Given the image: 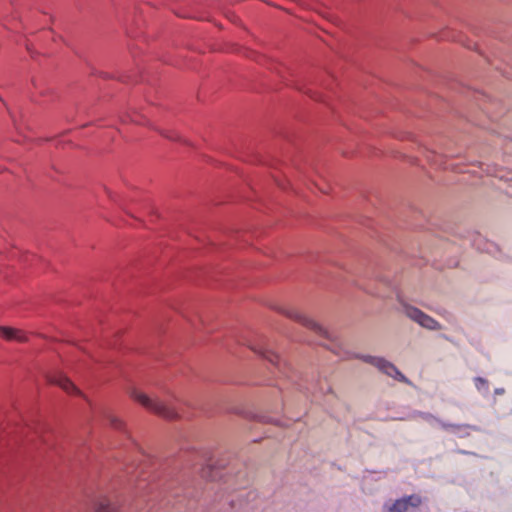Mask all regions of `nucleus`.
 Masks as SVG:
<instances>
[{
	"instance_id": "f257e3e1",
	"label": "nucleus",
	"mask_w": 512,
	"mask_h": 512,
	"mask_svg": "<svg viewBox=\"0 0 512 512\" xmlns=\"http://www.w3.org/2000/svg\"><path fill=\"white\" fill-rule=\"evenodd\" d=\"M355 357L361 359L362 361H364L366 363H369V364L375 366L382 373L394 378L395 380H397L399 382L411 384L410 380L405 375H403L393 363H391L390 361H388L382 357L371 356V355H355Z\"/></svg>"
},
{
	"instance_id": "dca6fc26",
	"label": "nucleus",
	"mask_w": 512,
	"mask_h": 512,
	"mask_svg": "<svg viewBox=\"0 0 512 512\" xmlns=\"http://www.w3.org/2000/svg\"><path fill=\"white\" fill-rule=\"evenodd\" d=\"M161 413H162V418H174L176 417L177 415L170 412L169 409L164 405V403L162 402V410H161Z\"/></svg>"
},
{
	"instance_id": "423d86ee",
	"label": "nucleus",
	"mask_w": 512,
	"mask_h": 512,
	"mask_svg": "<svg viewBox=\"0 0 512 512\" xmlns=\"http://www.w3.org/2000/svg\"><path fill=\"white\" fill-rule=\"evenodd\" d=\"M129 396L140 403L144 408L147 410L158 414L159 413V406L155 400H152L148 395L145 393L133 388L129 390Z\"/></svg>"
},
{
	"instance_id": "7ed1b4c3",
	"label": "nucleus",
	"mask_w": 512,
	"mask_h": 512,
	"mask_svg": "<svg viewBox=\"0 0 512 512\" xmlns=\"http://www.w3.org/2000/svg\"><path fill=\"white\" fill-rule=\"evenodd\" d=\"M280 313L314 331L317 335L332 340L330 333L320 324L293 309H281Z\"/></svg>"
},
{
	"instance_id": "6e6552de",
	"label": "nucleus",
	"mask_w": 512,
	"mask_h": 512,
	"mask_svg": "<svg viewBox=\"0 0 512 512\" xmlns=\"http://www.w3.org/2000/svg\"><path fill=\"white\" fill-rule=\"evenodd\" d=\"M257 354L262 356L264 359L268 360L272 365L276 366L278 369H281V358L274 351L268 348H252Z\"/></svg>"
},
{
	"instance_id": "4468645a",
	"label": "nucleus",
	"mask_w": 512,
	"mask_h": 512,
	"mask_svg": "<svg viewBox=\"0 0 512 512\" xmlns=\"http://www.w3.org/2000/svg\"><path fill=\"white\" fill-rule=\"evenodd\" d=\"M106 419H107V421L109 422V424H110L113 428H115V429L120 430V429H122V428H123V426H124L123 421H122L121 419H119L117 416H115L114 414H111V413L107 414V415H106Z\"/></svg>"
},
{
	"instance_id": "ddd939ff",
	"label": "nucleus",
	"mask_w": 512,
	"mask_h": 512,
	"mask_svg": "<svg viewBox=\"0 0 512 512\" xmlns=\"http://www.w3.org/2000/svg\"><path fill=\"white\" fill-rule=\"evenodd\" d=\"M474 383L476 389L483 395L487 396L489 393V382L483 377H475Z\"/></svg>"
},
{
	"instance_id": "f3484780",
	"label": "nucleus",
	"mask_w": 512,
	"mask_h": 512,
	"mask_svg": "<svg viewBox=\"0 0 512 512\" xmlns=\"http://www.w3.org/2000/svg\"><path fill=\"white\" fill-rule=\"evenodd\" d=\"M318 386V393L325 394L331 392V387L327 383H320Z\"/></svg>"
},
{
	"instance_id": "2eb2a0df",
	"label": "nucleus",
	"mask_w": 512,
	"mask_h": 512,
	"mask_svg": "<svg viewBox=\"0 0 512 512\" xmlns=\"http://www.w3.org/2000/svg\"><path fill=\"white\" fill-rule=\"evenodd\" d=\"M202 477L215 480L217 475L214 474V467L211 464H207L205 467L202 468Z\"/></svg>"
},
{
	"instance_id": "f03ea898",
	"label": "nucleus",
	"mask_w": 512,
	"mask_h": 512,
	"mask_svg": "<svg viewBox=\"0 0 512 512\" xmlns=\"http://www.w3.org/2000/svg\"><path fill=\"white\" fill-rule=\"evenodd\" d=\"M403 311L409 319L416 322L423 328H426V329L432 330V331L441 329V325L437 320H435L428 314L424 313L422 310L418 309L417 307H414L412 305L405 303V304H403Z\"/></svg>"
},
{
	"instance_id": "20e7f679",
	"label": "nucleus",
	"mask_w": 512,
	"mask_h": 512,
	"mask_svg": "<svg viewBox=\"0 0 512 512\" xmlns=\"http://www.w3.org/2000/svg\"><path fill=\"white\" fill-rule=\"evenodd\" d=\"M421 504V498L418 495H409L395 500L394 502H386L383 506V512H412Z\"/></svg>"
},
{
	"instance_id": "0eeeda50",
	"label": "nucleus",
	"mask_w": 512,
	"mask_h": 512,
	"mask_svg": "<svg viewBox=\"0 0 512 512\" xmlns=\"http://www.w3.org/2000/svg\"><path fill=\"white\" fill-rule=\"evenodd\" d=\"M440 427L444 430L456 434L460 438H465L470 435L468 430L479 431V428L470 424H453L449 422H440Z\"/></svg>"
},
{
	"instance_id": "1a4fd4ad",
	"label": "nucleus",
	"mask_w": 512,
	"mask_h": 512,
	"mask_svg": "<svg viewBox=\"0 0 512 512\" xmlns=\"http://www.w3.org/2000/svg\"><path fill=\"white\" fill-rule=\"evenodd\" d=\"M0 335L7 340H15L18 342H24L27 339L22 331L10 327H0Z\"/></svg>"
},
{
	"instance_id": "6ab92c4d",
	"label": "nucleus",
	"mask_w": 512,
	"mask_h": 512,
	"mask_svg": "<svg viewBox=\"0 0 512 512\" xmlns=\"http://www.w3.org/2000/svg\"><path fill=\"white\" fill-rule=\"evenodd\" d=\"M457 453L464 454V455L473 454L472 452H469V451H466V450H462V449H458Z\"/></svg>"
},
{
	"instance_id": "a211bd4d",
	"label": "nucleus",
	"mask_w": 512,
	"mask_h": 512,
	"mask_svg": "<svg viewBox=\"0 0 512 512\" xmlns=\"http://www.w3.org/2000/svg\"><path fill=\"white\" fill-rule=\"evenodd\" d=\"M494 393H495V395H503L505 393V389L504 388H496L494 390Z\"/></svg>"
},
{
	"instance_id": "9d476101",
	"label": "nucleus",
	"mask_w": 512,
	"mask_h": 512,
	"mask_svg": "<svg viewBox=\"0 0 512 512\" xmlns=\"http://www.w3.org/2000/svg\"><path fill=\"white\" fill-rule=\"evenodd\" d=\"M51 382L61 387L64 391L70 394L79 393L77 387L65 376L58 375L51 379Z\"/></svg>"
},
{
	"instance_id": "9b49d317",
	"label": "nucleus",
	"mask_w": 512,
	"mask_h": 512,
	"mask_svg": "<svg viewBox=\"0 0 512 512\" xmlns=\"http://www.w3.org/2000/svg\"><path fill=\"white\" fill-rule=\"evenodd\" d=\"M116 506L106 497L98 498L94 503V512H116Z\"/></svg>"
},
{
	"instance_id": "f8f14e48",
	"label": "nucleus",
	"mask_w": 512,
	"mask_h": 512,
	"mask_svg": "<svg viewBox=\"0 0 512 512\" xmlns=\"http://www.w3.org/2000/svg\"><path fill=\"white\" fill-rule=\"evenodd\" d=\"M416 417H421L423 420L430 423L431 425L438 424L440 426V422H444L443 420L437 418L433 414L422 411H414L408 418L412 419Z\"/></svg>"
},
{
	"instance_id": "39448f33",
	"label": "nucleus",
	"mask_w": 512,
	"mask_h": 512,
	"mask_svg": "<svg viewBox=\"0 0 512 512\" xmlns=\"http://www.w3.org/2000/svg\"><path fill=\"white\" fill-rule=\"evenodd\" d=\"M467 240L471 246L481 252L496 255L499 251L498 246L494 242L489 241L478 232H470Z\"/></svg>"
},
{
	"instance_id": "aec40b11",
	"label": "nucleus",
	"mask_w": 512,
	"mask_h": 512,
	"mask_svg": "<svg viewBox=\"0 0 512 512\" xmlns=\"http://www.w3.org/2000/svg\"><path fill=\"white\" fill-rule=\"evenodd\" d=\"M229 505H230V507H231V508H233V507H234V501H233V500H230V501H229Z\"/></svg>"
}]
</instances>
